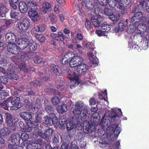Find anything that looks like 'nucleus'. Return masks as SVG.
I'll return each instance as SVG.
<instances>
[{"label": "nucleus", "instance_id": "27", "mask_svg": "<svg viewBox=\"0 0 149 149\" xmlns=\"http://www.w3.org/2000/svg\"><path fill=\"white\" fill-rule=\"evenodd\" d=\"M19 8L20 11L22 13H25L28 9L27 5L23 1H21L19 3Z\"/></svg>", "mask_w": 149, "mask_h": 149}, {"label": "nucleus", "instance_id": "24", "mask_svg": "<svg viewBox=\"0 0 149 149\" xmlns=\"http://www.w3.org/2000/svg\"><path fill=\"white\" fill-rule=\"evenodd\" d=\"M87 68L88 66L87 65L82 63L77 67V70L79 73L84 74L86 72Z\"/></svg>", "mask_w": 149, "mask_h": 149}, {"label": "nucleus", "instance_id": "23", "mask_svg": "<svg viewBox=\"0 0 149 149\" xmlns=\"http://www.w3.org/2000/svg\"><path fill=\"white\" fill-rule=\"evenodd\" d=\"M8 8L4 5H0V17H6V14L9 11Z\"/></svg>", "mask_w": 149, "mask_h": 149}, {"label": "nucleus", "instance_id": "53", "mask_svg": "<svg viewBox=\"0 0 149 149\" xmlns=\"http://www.w3.org/2000/svg\"><path fill=\"white\" fill-rule=\"evenodd\" d=\"M74 54L73 53L71 52H68L66 53L64 55V58H66L68 59L72 58V57H73Z\"/></svg>", "mask_w": 149, "mask_h": 149}, {"label": "nucleus", "instance_id": "2", "mask_svg": "<svg viewBox=\"0 0 149 149\" xmlns=\"http://www.w3.org/2000/svg\"><path fill=\"white\" fill-rule=\"evenodd\" d=\"M120 132L121 129L117 125H111L107 128V134L111 137L114 136V139L117 138Z\"/></svg>", "mask_w": 149, "mask_h": 149}, {"label": "nucleus", "instance_id": "16", "mask_svg": "<svg viewBox=\"0 0 149 149\" xmlns=\"http://www.w3.org/2000/svg\"><path fill=\"white\" fill-rule=\"evenodd\" d=\"M91 21L95 27L99 28L104 19L101 16H99L96 17H92L91 18Z\"/></svg>", "mask_w": 149, "mask_h": 149}, {"label": "nucleus", "instance_id": "60", "mask_svg": "<svg viewBox=\"0 0 149 149\" xmlns=\"http://www.w3.org/2000/svg\"><path fill=\"white\" fill-rule=\"evenodd\" d=\"M53 130L51 128L48 129L46 131L45 133L47 137L48 136H51L52 135Z\"/></svg>", "mask_w": 149, "mask_h": 149}, {"label": "nucleus", "instance_id": "56", "mask_svg": "<svg viewBox=\"0 0 149 149\" xmlns=\"http://www.w3.org/2000/svg\"><path fill=\"white\" fill-rule=\"evenodd\" d=\"M77 147V142L75 141H73L71 143L70 149H76Z\"/></svg>", "mask_w": 149, "mask_h": 149}, {"label": "nucleus", "instance_id": "18", "mask_svg": "<svg viewBox=\"0 0 149 149\" xmlns=\"http://www.w3.org/2000/svg\"><path fill=\"white\" fill-rule=\"evenodd\" d=\"M131 4L130 0H119L117 7L120 10H124L127 6H131Z\"/></svg>", "mask_w": 149, "mask_h": 149}, {"label": "nucleus", "instance_id": "54", "mask_svg": "<svg viewBox=\"0 0 149 149\" xmlns=\"http://www.w3.org/2000/svg\"><path fill=\"white\" fill-rule=\"evenodd\" d=\"M85 25L86 28L88 30L91 29L92 28L90 22L87 19L86 20Z\"/></svg>", "mask_w": 149, "mask_h": 149}, {"label": "nucleus", "instance_id": "51", "mask_svg": "<svg viewBox=\"0 0 149 149\" xmlns=\"http://www.w3.org/2000/svg\"><path fill=\"white\" fill-rule=\"evenodd\" d=\"M52 102L54 105H57L60 102V100L58 97L55 96L52 99Z\"/></svg>", "mask_w": 149, "mask_h": 149}, {"label": "nucleus", "instance_id": "26", "mask_svg": "<svg viewBox=\"0 0 149 149\" xmlns=\"http://www.w3.org/2000/svg\"><path fill=\"white\" fill-rule=\"evenodd\" d=\"M10 100V97H9L7 100L3 102L1 104V107L5 110H8V108L10 107H11Z\"/></svg>", "mask_w": 149, "mask_h": 149}, {"label": "nucleus", "instance_id": "41", "mask_svg": "<svg viewBox=\"0 0 149 149\" xmlns=\"http://www.w3.org/2000/svg\"><path fill=\"white\" fill-rule=\"evenodd\" d=\"M51 118L47 116L44 118L43 122L44 123L48 126L52 125V122L51 120Z\"/></svg>", "mask_w": 149, "mask_h": 149}, {"label": "nucleus", "instance_id": "40", "mask_svg": "<svg viewBox=\"0 0 149 149\" xmlns=\"http://www.w3.org/2000/svg\"><path fill=\"white\" fill-rule=\"evenodd\" d=\"M120 16V14L119 13H118L116 14H112L110 16L109 18L110 19L113 21H116L118 20Z\"/></svg>", "mask_w": 149, "mask_h": 149}, {"label": "nucleus", "instance_id": "46", "mask_svg": "<svg viewBox=\"0 0 149 149\" xmlns=\"http://www.w3.org/2000/svg\"><path fill=\"white\" fill-rule=\"evenodd\" d=\"M23 25L21 22L18 23V28L20 32H25L26 30L25 28H24V27H25V26Z\"/></svg>", "mask_w": 149, "mask_h": 149}, {"label": "nucleus", "instance_id": "39", "mask_svg": "<svg viewBox=\"0 0 149 149\" xmlns=\"http://www.w3.org/2000/svg\"><path fill=\"white\" fill-rule=\"evenodd\" d=\"M10 133L9 130L6 128L2 129L0 130V136H5L9 134Z\"/></svg>", "mask_w": 149, "mask_h": 149}, {"label": "nucleus", "instance_id": "30", "mask_svg": "<svg viewBox=\"0 0 149 149\" xmlns=\"http://www.w3.org/2000/svg\"><path fill=\"white\" fill-rule=\"evenodd\" d=\"M28 9L31 10H35L37 9V4L36 2L30 1L27 4Z\"/></svg>", "mask_w": 149, "mask_h": 149}, {"label": "nucleus", "instance_id": "38", "mask_svg": "<svg viewBox=\"0 0 149 149\" xmlns=\"http://www.w3.org/2000/svg\"><path fill=\"white\" fill-rule=\"evenodd\" d=\"M75 127V123L72 122H69L67 124V130L68 132L73 130Z\"/></svg>", "mask_w": 149, "mask_h": 149}, {"label": "nucleus", "instance_id": "57", "mask_svg": "<svg viewBox=\"0 0 149 149\" xmlns=\"http://www.w3.org/2000/svg\"><path fill=\"white\" fill-rule=\"evenodd\" d=\"M20 69L26 72L28 71L27 68L25 63L21 64L19 66Z\"/></svg>", "mask_w": 149, "mask_h": 149}, {"label": "nucleus", "instance_id": "13", "mask_svg": "<svg viewBox=\"0 0 149 149\" xmlns=\"http://www.w3.org/2000/svg\"><path fill=\"white\" fill-rule=\"evenodd\" d=\"M42 105L41 104L40 100L39 99L37 100L36 101L34 104L30 107V111L32 112L33 114L37 113L39 109L41 107Z\"/></svg>", "mask_w": 149, "mask_h": 149}, {"label": "nucleus", "instance_id": "28", "mask_svg": "<svg viewBox=\"0 0 149 149\" xmlns=\"http://www.w3.org/2000/svg\"><path fill=\"white\" fill-rule=\"evenodd\" d=\"M35 129L36 130V131L33 133V135L35 137H38V136H39L40 137L42 138L47 139V137L46 133H42L41 130H37V128H35Z\"/></svg>", "mask_w": 149, "mask_h": 149}, {"label": "nucleus", "instance_id": "47", "mask_svg": "<svg viewBox=\"0 0 149 149\" xmlns=\"http://www.w3.org/2000/svg\"><path fill=\"white\" fill-rule=\"evenodd\" d=\"M23 25L25 26L24 28H26V30L29 28L30 25V22L27 19H24L21 22Z\"/></svg>", "mask_w": 149, "mask_h": 149}, {"label": "nucleus", "instance_id": "33", "mask_svg": "<svg viewBox=\"0 0 149 149\" xmlns=\"http://www.w3.org/2000/svg\"><path fill=\"white\" fill-rule=\"evenodd\" d=\"M37 44L35 42H30L29 45L28 47L29 49V50L27 52L28 53H29L31 50L34 51L36 50L37 48Z\"/></svg>", "mask_w": 149, "mask_h": 149}, {"label": "nucleus", "instance_id": "9", "mask_svg": "<svg viewBox=\"0 0 149 149\" xmlns=\"http://www.w3.org/2000/svg\"><path fill=\"white\" fill-rule=\"evenodd\" d=\"M30 42L28 39L22 38L17 41L16 43L17 44L20 50V49H23L26 48L27 47H28Z\"/></svg>", "mask_w": 149, "mask_h": 149}, {"label": "nucleus", "instance_id": "5", "mask_svg": "<svg viewBox=\"0 0 149 149\" xmlns=\"http://www.w3.org/2000/svg\"><path fill=\"white\" fill-rule=\"evenodd\" d=\"M105 114L102 119L100 124L103 127H105L111 123L112 122H115L119 119V116L116 115L110 118V119H107Z\"/></svg>", "mask_w": 149, "mask_h": 149}, {"label": "nucleus", "instance_id": "61", "mask_svg": "<svg viewBox=\"0 0 149 149\" xmlns=\"http://www.w3.org/2000/svg\"><path fill=\"white\" fill-rule=\"evenodd\" d=\"M0 81L4 84H6L8 82V79L4 76L0 77Z\"/></svg>", "mask_w": 149, "mask_h": 149}, {"label": "nucleus", "instance_id": "6", "mask_svg": "<svg viewBox=\"0 0 149 149\" xmlns=\"http://www.w3.org/2000/svg\"><path fill=\"white\" fill-rule=\"evenodd\" d=\"M83 61V58L80 56H73L70 61V64L71 67H78L82 64Z\"/></svg>", "mask_w": 149, "mask_h": 149}, {"label": "nucleus", "instance_id": "52", "mask_svg": "<svg viewBox=\"0 0 149 149\" xmlns=\"http://www.w3.org/2000/svg\"><path fill=\"white\" fill-rule=\"evenodd\" d=\"M104 13L106 15L109 16V17L111 14H113L111 10L107 8H106L104 9Z\"/></svg>", "mask_w": 149, "mask_h": 149}, {"label": "nucleus", "instance_id": "10", "mask_svg": "<svg viewBox=\"0 0 149 149\" xmlns=\"http://www.w3.org/2000/svg\"><path fill=\"white\" fill-rule=\"evenodd\" d=\"M51 36L54 39L59 41L63 42L64 40L66 41H68L69 39L66 36L64 35L63 32L59 31L57 33H52Z\"/></svg>", "mask_w": 149, "mask_h": 149}, {"label": "nucleus", "instance_id": "3", "mask_svg": "<svg viewBox=\"0 0 149 149\" xmlns=\"http://www.w3.org/2000/svg\"><path fill=\"white\" fill-rule=\"evenodd\" d=\"M89 111V108L87 106H85L82 110L74 108L72 112L74 116L82 119H85Z\"/></svg>", "mask_w": 149, "mask_h": 149}, {"label": "nucleus", "instance_id": "55", "mask_svg": "<svg viewBox=\"0 0 149 149\" xmlns=\"http://www.w3.org/2000/svg\"><path fill=\"white\" fill-rule=\"evenodd\" d=\"M29 135L26 133H22L21 134V139L22 140H26L29 138Z\"/></svg>", "mask_w": 149, "mask_h": 149}, {"label": "nucleus", "instance_id": "50", "mask_svg": "<svg viewBox=\"0 0 149 149\" xmlns=\"http://www.w3.org/2000/svg\"><path fill=\"white\" fill-rule=\"evenodd\" d=\"M134 15L136 17V18H137L139 21L141 20L143 18V14L141 12H136Z\"/></svg>", "mask_w": 149, "mask_h": 149}, {"label": "nucleus", "instance_id": "12", "mask_svg": "<svg viewBox=\"0 0 149 149\" xmlns=\"http://www.w3.org/2000/svg\"><path fill=\"white\" fill-rule=\"evenodd\" d=\"M83 127L84 131L86 133L92 132L95 130V126L87 120L84 122Z\"/></svg>", "mask_w": 149, "mask_h": 149}, {"label": "nucleus", "instance_id": "64", "mask_svg": "<svg viewBox=\"0 0 149 149\" xmlns=\"http://www.w3.org/2000/svg\"><path fill=\"white\" fill-rule=\"evenodd\" d=\"M118 26L119 28V29L121 31H122L124 30L125 26L123 21H121L118 24Z\"/></svg>", "mask_w": 149, "mask_h": 149}, {"label": "nucleus", "instance_id": "17", "mask_svg": "<svg viewBox=\"0 0 149 149\" xmlns=\"http://www.w3.org/2000/svg\"><path fill=\"white\" fill-rule=\"evenodd\" d=\"M29 17L33 21H37L40 19V15L35 10H30L28 12Z\"/></svg>", "mask_w": 149, "mask_h": 149}, {"label": "nucleus", "instance_id": "14", "mask_svg": "<svg viewBox=\"0 0 149 149\" xmlns=\"http://www.w3.org/2000/svg\"><path fill=\"white\" fill-rule=\"evenodd\" d=\"M15 69L11 65H9L7 70V76L9 78L11 79H14L17 80L18 78V75L14 73Z\"/></svg>", "mask_w": 149, "mask_h": 149}, {"label": "nucleus", "instance_id": "36", "mask_svg": "<svg viewBox=\"0 0 149 149\" xmlns=\"http://www.w3.org/2000/svg\"><path fill=\"white\" fill-rule=\"evenodd\" d=\"M19 12L17 10H13L10 12V16L11 18L17 19Z\"/></svg>", "mask_w": 149, "mask_h": 149}, {"label": "nucleus", "instance_id": "19", "mask_svg": "<svg viewBox=\"0 0 149 149\" xmlns=\"http://www.w3.org/2000/svg\"><path fill=\"white\" fill-rule=\"evenodd\" d=\"M51 9V5L48 2H45L42 5L41 9V13L42 14H45Z\"/></svg>", "mask_w": 149, "mask_h": 149}, {"label": "nucleus", "instance_id": "48", "mask_svg": "<svg viewBox=\"0 0 149 149\" xmlns=\"http://www.w3.org/2000/svg\"><path fill=\"white\" fill-rule=\"evenodd\" d=\"M8 94L3 90L0 91V101L4 99L5 97H7Z\"/></svg>", "mask_w": 149, "mask_h": 149}, {"label": "nucleus", "instance_id": "21", "mask_svg": "<svg viewBox=\"0 0 149 149\" xmlns=\"http://www.w3.org/2000/svg\"><path fill=\"white\" fill-rule=\"evenodd\" d=\"M6 39L8 43L13 42L15 41L16 43V39L15 34L12 33H7L5 36Z\"/></svg>", "mask_w": 149, "mask_h": 149}, {"label": "nucleus", "instance_id": "22", "mask_svg": "<svg viewBox=\"0 0 149 149\" xmlns=\"http://www.w3.org/2000/svg\"><path fill=\"white\" fill-rule=\"evenodd\" d=\"M100 116L97 112L94 113L92 115L91 118V121L95 125H98L100 123Z\"/></svg>", "mask_w": 149, "mask_h": 149}, {"label": "nucleus", "instance_id": "42", "mask_svg": "<svg viewBox=\"0 0 149 149\" xmlns=\"http://www.w3.org/2000/svg\"><path fill=\"white\" fill-rule=\"evenodd\" d=\"M38 146H40V145H38L36 143H32L28 145L26 148L27 149H37V148H38Z\"/></svg>", "mask_w": 149, "mask_h": 149}, {"label": "nucleus", "instance_id": "8", "mask_svg": "<svg viewBox=\"0 0 149 149\" xmlns=\"http://www.w3.org/2000/svg\"><path fill=\"white\" fill-rule=\"evenodd\" d=\"M6 122L7 125L10 127L13 126L15 130L14 125L18 121V119L17 118L12 116L11 114L9 113H6Z\"/></svg>", "mask_w": 149, "mask_h": 149}, {"label": "nucleus", "instance_id": "4", "mask_svg": "<svg viewBox=\"0 0 149 149\" xmlns=\"http://www.w3.org/2000/svg\"><path fill=\"white\" fill-rule=\"evenodd\" d=\"M98 28L99 30H97L96 31V33L98 36H103L104 37L107 38V32L109 31L111 28L109 25L106 24H104V21L99 26Z\"/></svg>", "mask_w": 149, "mask_h": 149}, {"label": "nucleus", "instance_id": "20", "mask_svg": "<svg viewBox=\"0 0 149 149\" xmlns=\"http://www.w3.org/2000/svg\"><path fill=\"white\" fill-rule=\"evenodd\" d=\"M49 70L51 73H53L59 76L61 73L60 68L54 64L51 65L49 67Z\"/></svg>", "mask_w": 149, "mask_h": 149}, {"label": "nucleus", "instance_id": "29", "mask_svg": "<svg viewBox=\"0 0 149 149\" xmlns=\"http://www.w3.org/2000/svg\"><path fill=\"white\" fill-rule=\"evenodd\" d=\"M20 116L26 120H29L32 118V115L29 113L27 112H22L19 114Z\"/></svg>", "mask_w": 149, "mask_h": 149}, {"label": "nucleus", "instance_id": "7", "mask_svg": "<svg viewBox=\"0 0 149 149\" xmlns=\"http://www.w3.org/2000/svg\"><path fill=\"white\" fill-rule=\"evenodd\" d=\"M10 102L11 107L10 109L11 110H15L18 109L21 106L20 103V99L19 97H15L12 99L10 97Z\"/></svg>", "mask_w": 149, "mask_h": 149}, {"label": "nucleus", "instance_id": "45", "mask_svg": "<svg viewBox=\"0 0 149 149\" xmlns=\"http://www.w3.org/2000/svg\"><path fill=\"white\" fill-rule=\"evenodd\" d=\"M84 103L81 101H79L77 102L74 105V108L80 110L83 107H84Z\"/></svg>", "mask_w": 149, "mask_h": 149}, {"label": "nucleus", "instance_id": "44", "mask_svg": "<svg viewBox=\"0 0 149 149\" xmlns=\"http://www.w3.org/2000/svg\"><path fill=\"white\" fill-rule=\"evenodd\" d=\"M45 91L47 93H50L54 94L56 95H58L60 94L59 93L58 91L54 89L51 88H47L45 90Z\"/></svg>", "mask_w": 149, "mask_h": 149}, {"label": "nucleus", "instance_id": "59", "mask_svg": "<svg viewBox=\"0 0 149 149\" xmlns=\"http://www.w3.org/2000/svg\"><path fill=\"white\" fill-rule=\"evenodd\" d=\"M53 108L51 106H47L46 108V110L49 115L50 113H52L51 112H53Z\"/></svg>", "mask_w": 149, "mask_h": 149}, {"label": "nucleus", "instance_id": "34", "mask_svg": "<svg viewBox=\"0 0 149 149\" xmlns=\"http://www.w3.org/2000/svg\"><path fill=\"white\" fill-rule=\"evenodd\" d=\"M119 0H108L109 5L111 7L114 8L117 6L119 3Z\"/></svg>", "mask_w": 149, "mask_h": 149}, {"label": "nucleus", "instance_id": "11", "mask_svg": "<svg viewBox=\"0 0 149 149\" xmlns=\"http://www.w3.org/2000/svg\"><path fill=\"white\" fill-rule=\"evenodd\" d=\"M7 49L8 51L11 53L17 54H19L21 52L18 46H16L15 43H10L7 45Z\"/></svg>", "mask_w": 149, "mask_h": 149}, {"label": "nucleus", "instance_id": "35", "mask_svg": "<svg viewBox=\"0 0 149 149\" xmlns=\"http://www.w3.org/2000/svg\"><path fill=\"white\" fill-rule=\"evenodd\" d=\"M33 60L35 63L40 64L41 66H43L44 65V61L40 57L37 56H36L34 58Z\"/></svg>", "mask_w": 149, "mask_h": 149}, {"label": "nucleus", "instance_id": "25", "mask_svg": "<svg viewBox=\"0 0 149 149\" xmlns=\"http://www.w3.org/2000/svg\"><path fill=\"white\" fill-rule=\"evenodd\" d=\"M98 145L101 148H104L107 146L108 145V141L107 138H101L98 141Z\"/></svg>", "mask_w": 149, "mask_h": 149}, {"label": "nucleus", "instance_id": "49", "mask_svg": "<svg viewBox=\"0 0 149 149\" xmlns=\"http://www.w3.org/2000/svg\"><path fill=\"white\" fill-rule=\"evenodd\" d=\"M136 26L132 24L128 26L127 31L130 32L132 33L136 30Z\"/></svg>", "mask_w": 149, "mask_h": 149}, {"label": "nucleus", "instance_id": "37", "mask_svg": "<svg viewBox=\"0 0 149 149\" xmlns=\"http://www.w3.org/2000/svg\"><path fill=\"white\" fill-rule=\"evenodd\" d=\"M50 117L52 119L51 120L52 124H53L54 125H57L58 121V120L55 114L53 113H50Z\"/></svg>", "mask_w": 149, "mask_h": 149}, {"label": "nucleus", "instance_id": "1", "mask_svg": "<svg viewBox=\"0 0 149 149\" xmlns=\"http://www.w3.org/2000/svg\"><path fill=\"white\" fill-rule=\"evenodd\" d=\"M66 70L67 75V77L69 78L71 81L70 84V87L72 89L77 86L79 84L78 76L76 73L71 72L69 69L67 68Z\"/></svg>", "mask_w": 149, "mask_h": 149}, {"label": "nucleus", "instance_id": "31", "mask_svg": "<svg viewBox=\"0 0 149 149\" xmlns=\"http://www.w3.org/2000/svg\"><path fill=\"white\" fill-rule=\"evenodd\" d=\"M49 19L53 24H56L58 22V19L56 15L53 13L49 15Z\"/></svg>", "mask_w": 149, "mask_h": 149}, {"label": "nucleus", "instance_id": "58", "mask_svg": "<svg viewBox=\"0 0 149 149\" xmlns=\"http://www.w3.org/2000/svg\"><path fill=\"white\" fill-rule=\"evenodd\" d=\"M37 143H36L38 145H40V146H38V147L39 148V147L41 148L44 145V142L42 141V140L41 139H38L37 140Z\"/></svg>", "mask_w": 149, "mask_h": 149}, {"label": "nucleus", "instance_id": "15", "mask_svg": "<svg viewBox=\"0 0 149 149\" xmlns=\"http://www.w3.org/2000/svg\"><path fill=\"white\" fill-rule=\"evenodd\" d=\"M21 139L20 134L18 133H15L11 134L10 140L13 144L18 145L20 143Z\"/></svg>", "mask_w": 149, "mask_h": 149}, {"label": "nucleus", "instance_id": "32", "mask_svg": "<svg viewBox=\"0 0 149 149\" xmlns=\"http://www.w3.org/2000/svg\"><path fill=\"white\" fill-rule=\"evenodd\" d=\"M57 110L60 113L63 114L65 112L68 110L66 105L65 104L60 106H59L57 108Z\"/></svg>", "mask_w": 149, "mask_h": 149}, {"label": "nucleus", "instance_id": "62", "mask_svg": "<svg viewBox=\"0 0 149 149\" xmlns=\"http://www.w3.org/2000/svg\"><path fill=\"white\" fill-rule=\"evenodd\" d=\"M90 61L93 64H95L96 65H98V59L95 57L94 58H93V59L91 60H90Z\"/></svg>", "mask_w": 149, "mask_h": 149}, {"label": "nucleus", "instance_id": "43", "mask_svg": "<svg viewBox=\"0 0 149 149\" xmlns=\"http://www.w3.org/2000/svg\"><path fill=\"white\" fill-rule=\"evenodd\" d=\"M30 84L32 86H39L42 84V83L41 81H40V79H39L31 82Z\"/></svg>", "mask_w": 149, "mask_h": 149}, {"label": "nucleus", "instance_id": "63", "mask_svg": "<svg viewBox=\"0 0 149 149\" xmlns=\"http://www.w3.org/2000/svg\"><path fill=\"white\" fill-rule=\"evenodd\" d=\"M64 58V57L63 56L61 60V62L63 64L65 65L68 63L69 59Z\"/></svg>", "mask_w": 149, "mask_h": 149}]
</instances>
